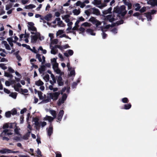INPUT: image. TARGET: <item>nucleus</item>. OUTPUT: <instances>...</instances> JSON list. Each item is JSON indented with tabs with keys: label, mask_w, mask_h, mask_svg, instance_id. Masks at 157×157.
Wrapping results in <instances>:
<instances>
[{
	"label": "nucleus",
	"mask_w": 157,
	"mask_h": 157,
	"mask_svg": "<svg viewBox=\"0 0 157 157\" xmlns=\"http://www.w3.org/2000/svg\"><path fill=\"white\" fill-rule=\"evenodd\" d=\"M31 34L33 35L31 36V42L34 43L36 42L37 40L39 39L40 40H42L44 39L43 37H41L40 33L38 32H31Z\"/></svg>",
	"instance_id": "obj_1"
},
{
	"label": "nucleus",
	"mask_w": 157,
	"mask_h": 157,
	"mask_svg": "<svg viewBox=\"0 0 157 157\" xmlns=\"http://www.w3.org/2000/svg\"><path fill=\"white\" fill-rule=\"evenodd\" d=\"M53 68L56 74L59 75L58 78H62L61 76L63 75L64 73L61 71L58 68V63H52Z\"/></svg>",
	"instance_id": "obj_2"
},
{
	"label": "nucleus",
	"mask_w": 157,
	"mask_h": 157,
	"mask_svg": "<svg viewBox=\"0 0 157 157\" xmlns=\"http://www.w3.org/2000/svg\"><path fill=\"white\" fill-rule=\"evenodd\" d=\"M116 12L118 14L121 15L122 16H124L127 12L125 10V6L123 5L120 7L117 8L116 10Z\"/></svg>",
	"instance_id": "obj_3"
},
{
	"label": "nucleus",
	"mask_w": 157,
	"mask_h": 157,
	"mask_svg": "<svg viewBox=\"0 0 157 157\" xmlns=\"http://www.w3.org/2000/svg\"><path fill=\"white\" fill-rule=\"evenodd\" d=\"M60 94V92L50 93L49 94L50 98L54 101H56L57 100Z\"/></svg>",
	"instance_id": "obj_4"
},
{
	"label": "nucleus",
	"mask_w": 157,
	"mask_h": 157,
	"mask_svg": "<svg viewBox=\"0 0 157 157\" xmlns=\"http://www.w3.org/2000/svg\"><path fill=\"white\" fill-rule=\"evenodd\" d=\"M28 28L29 30L32 32H37L36 28L34 26V24L32 22H29L28 23Z\"/></svg>",
	"instance_id": "obj_5"
},
{
	"label": "nucleus",
	"mask_w": 157,
	"mask_h": 157,
	"mask_svg": "<svg viewBox=\"0 0 157 157\" xmlns=\"http://www.w3.org/2000/svg\"><path fill=\"white\" fill-rule=\"evenodd\" d=\"M29 37V34H21L20 36V40H24L25 42L27 43L29 42L28 38Z\"/></svg>",
	"instance_id": "obj_6"
},
{
	"label": "nucleus",
	"mask_w": 157,
	"mask_h": 157,
	"mask_svg": "<svg viewBox=\"0 0 157 157\" xmlns=\"http://www.w3.org/2000/svg\"><path fill=\"white\" fill-rule=\"evenodd\" d=\"M52 15L51 13L48 14L44 16H43V18H40V20L45 19L47 21H51L52 17Z\"/></svg>",
	"instance_id": "obj_7"
},
{
	"label": "nucleus",
	"mask_w": 157,
	"mask_h": 157,
	"mask_svg": "<svg viewBox=\"0 0 157 157\" xmlns=\"http://www.w3.org/2000/svg\"><path fill=\"white\" fill-rule=\"evenodd\" d=\"M50 48L51 49L50 53L51 54L55 55L58 53V50L57 49V47H56V45L54 46H52L51 44H50Z\"/></svg>",
	"instance_id": "obj_8"
},
{
	"label": "nucleus",
	"mask_w": 157,
	"mask_h": 157,
	"mask_svg": "<svg viewBox=\"0 0 157 157\" xmlns=\"http://www.w3.org/2000/svg\"><path fill=\"white\" fill-rule=\"evenodd\" d=\"M62 18L63 20L66 22H68L69 21H72V18L70 15L66 14L62 16Z\"/></svg>",
	"instance_id": "obj_9"
},
{
	"label": "nucleus",
	"mask_w": 157,
	"mask_h": 157,
	"mask_svg": "<svg viewBox=\"0 0 157 157\" xmlns=\"http://www.w3.org/2000/svg\"><path fill=\"white\" fill-rule=\"evenodd\" d=\"M10 131V130H8L7 129H5L0 134V136L2 137L3 136H6L12 135L13 133L11 132H10L9 131Z\"/></svg>",
	"instance_id": "obj_10"
},
{
	"label": "nucleus",
	"mask_w": 157,
	"mask_h": 157,
	"mask_svg": "<svg viewBox=\"0 0 157 157\" xmlns=\"http://www.w3.org/2000/svg\"><path fill=\"white\" fill-rule=\"evenodd\" d=\"M64 113V111L63 110H60L57 115V122H60L61 121L63 115Z\"/></svg>",
	"instance_id": "obj_11"
},
{
	"label": "nucleus",
	"mask_w": 157,
	"mask_h": 157,
	"mask_svg": "<svg viewBox=\"0 0 157 157\" xmlns=\"http://www.w3.org/2000/svg\"><path fill=\"white\" fill-rule=\"evenodd\" d=\"M36 58H37L40 62H41L42 64L44 63L45 62V57L44 56H42V59L40 57V55L39 54H36Z\"/></svg>",
	"instance_id": "obj_12"
},
{
	"label": "nucleus",
	"mask_w": 157,
	"mask_h": 157,
	"mask_svg": "<svg viewBox=\"0 0 157 157\" xmlns=\"http://www.w3.org/2000/svg\"><path fill=\"white\" fill-rule=\"evenodd\" d=\"M104 20L106 21L112 22L114 20V18L111 15H108L106 16H104Z\"/></svg>",
	"instance_id": "obj_13"
},
{
	"label": "nucleus",
	"mask_w": 157,
	"mask_h": 157,
	"mask_svg": "<svg viewBox=\"0 0 157 157\" xmlns=\"http://www.w3.org/2000/svg\"><path fill=\"white\" fill-rule=\"evenodd\" d=\"M53 126L52 123H50L49 127L47 130L48 135L50 136L53 133Z\"/></svg>",
	"instance_id": "obj_14"
},
{
	"label": "nucleus",
	"mask_w": 157,
	"mask_h": 157,
	"mask_svg": "<svg viewBox=\"0 0 157 157\" xmlns=\"http://www.w3.org/2000/svg\"><path fill=\"white\" fill-rule=\"evenodd\" d=\"M9 81H6L5 82V85L7 86H10V85L16 83V80L13 79H9Z\"/></svg>",
	"instance_id": "obj_15"
},
{
	"label": "nucleus",
	"mask_w": 157,
	"mask_h": 157,
	"mask_svg": "<svg viewBox=\"0 0 157 157\" xmlns=\"http://www.w3.org/2000/svg\"><path fill=\"white\" fill-rule=\"evenodd\" d=\"M91 12L96 15H99L100 14V12L98 9L95 8H92L89 9Z\"/></svg>",
	"instance_id": "obj_16"
},
{
	"label": "nucleus",
	"mask_w": 157,
	"mask_h": 157,
	"mask_svg": "<svg viewBox=\"0 0 157 157\" xmlns=\"http://www.w3.org/2000/svg\"><path fill=\"white\" fill-rule=\"evenodd\" d=\"M73 51L72 50H68L64 53V55L66 57H68L69 56H71L73 54Z\"/></svg>",
	"instance_id": "obj_17"
},
{
	"label": "nucleus",
	"mask_w": 157,
	"mask_h": 157,
	"mask_svg": "<svg viewBox=\"0 0 157 157\" xmlns=\"http://www.w3.org/2000/svg\"><path fill=\"white\" fill-rule=\"evenodd\" d=\"M68 71H70L68 75L69 77H74L75 75L74 69L72 68L71 70H68Z\"/></svg>",
	"instance_id": "obj_18"
},
{
	"label": "nucleus",
	"mask_w": 157,
	"mask_h": 157,
	"mask_svg": "<svg viewBox=\"0 0 157 157\" xmlns=\"http://www.w3.org/2000/svg\"><path fill=\"white\" fill-rule=\"evenodd\" d=\"M86 33L89 35H90L92 36H95V33L94 32L93 30L90 29H86Z\"/></svg>",
	"instance_id": "obj_19"
},
{
	"label": "nucleus",
	"mask_w": 157,
	"mask_h": 157,
	"mask_svg": "<svg viewBox=\"0 0 157 157\" xmlns=\"http://www.w3.org/2000/svg\"><path fill=\"white\" fill-rule=\"evenodd\" d=\"M20 93L24 95L25 96L26 95H29L28 94H25V93H27L28 92V90L27 89H23L22 88L20 89Z\"/></svg>",
	"instance_id": "obj_20"
},
{
	"label": "nucleus",
	"mask_w": 157,
	"mask_h": 157,
	"mask_svg": "<svg viewBox=\"0 0 157 157\" xmlns=\"http://www.w3.org/2000/svg\"><path fill=\"white\" fill-rule=\"evenodd\" d=\"M147 4L152 6H155L157 4V0H151L147 2Z\"/></svg>",
	"instance_id": "obj_21"
},
{
	"label": "nucleus",
	"mask_w": 157,
	"mask_h": 157,
	"mask_svg": "<svg viewBox=\"0 0 157 157\" xmlns=\"http://www.w3.org/2000/svg\"><path fill=\"white\" fill-rule=\"evenodd\" d=\"M10 149L7 148H3L2 150H0V153L2 154H5L6 153H10Z\"/></svg>",
	"instance_id": "obj_22"
},
{
	"label": "nucleus",
	"mask_w": 157,
	"mask_h": 157,
	"mask_svg": "<svg viewBox=\"0 0 157 157\" xmlns=\"http://www.w3.org/2000/svg\"><path fill=\"white\" fill-rule=\"evenodd\" d=\"M132 106L131 104L129 103L128 104H125L124 105V107L122 108L121 109L128 110Z\"/></svg>",
	"instance_id": "obj_23"
},
{
	"label": "nucleus",
	"mask_w": 157,
	"mask_h": 157,
	"mask_svg": "<svg viewBox=\"0 0 157 157\" xmlns=\"http://www.w3.org/2000/svg\"><path fill=\"white\" fill-rule=\"evenodd\" d=\"M76 5L77 6H80L81 8H83L85 6L83 2H82L80 1H78L76 3Z\"/></svg>",
	"instance_id": "obj_24"
},
{
	"label": "nucleus",
	"mask_w": 157,
	"mask_h": 157,
	"mask_svg": "<svg viewBox=\"0 0 157 157\" xmlns=\"http://www.w3.org/2000/svg\"><path fill=\"white\" fill-rule=\"evenodd\" d=\"M54 119V118L52 117L47 115L45 117L44 120L45 121L48 120L50 123H52V122Z\"/></svg>",
	"instance_id": "obj_25"
},
{
	"label": "nucleus",
	"mask_w": 157,
	"mask_h": 157,
	"mask_svg": "<svg viewBox=\"0 0 157 157\" xmlns=\"http://www.w3.org/2000/svg\"><path fill=\"white\" fill-rule=\"evenodd\" d=\"M20 130V128H18V127L16 126V127H15V128L14 129V131L15 134L19 136H21V135L19 131Z\"/></svg>",
	"instance_id": "obj_26"
},
{
	"label": "nucleus",
	"mask_w": 157,
	"mask_h": 157,
	"mask_svg": "<svg viewBox=\"0 0 157 157\" xmlns=\"http://www.w3.org/2000/svg\"><path fill=\"white\" fill-rule=\"evenodd\" d=\"M2 43L4 44L5 46V47L6 48L7 50H10L11 48L10 47L9 45L7 43L6 41H3Z\"/></svg>",
	"instance_id": "obj_27"
},
{
	"label": "nucleus",
	"mask_w": 157,
	"mask_h": 157,
	"mask_svg": "<svg viewBox=\"0 0 157 157\" xmlns=\"http://www.w3.org/2000/svg\"><path fill=\"white\" fill-rule=\"evenodd\" d=\"M36 7V6L32 4H31L28 5H27L25 6V8L27 9H32L33 8H34Z\"/></svg>",
	"instance_id": "obj_28"
},
{
	"label": "nucleus",
	"mask_w": 157,
	"mask_h": 157,
	"mask_svg": "<svg viewBox=\"0 0 157 157\" xmlns=\"http://www.w3.org/2000/svg\"><path fill=\"white\" fill-rule=\"evenodd\" d=\"M46 69L45 66L42 65L40 67L39 69V70L40 73H42Z\"/></svg>",
	"instance_id": "obj_29"
},
{
	"label": "nucleus",
	"mask_w": 157,
	"mask_h": 157,
	"mask_svg": "<svg viewBox=\"0 0 157 157\" xmlns=\"http://www.w3.org/2000/svg\"><path fill=\"white\" fill-rule=\"evenodd\" d=\"M56 80H57L58 84L59 86H62L63 85L64 81H63V79H56Z\"/></svg>",
	"instance_id": "obj_30"
},
{
	"label": "nucleus",
	"mask_w": 157,
	"mask_h": 157,
	"mask_svg": "<svg viewBox=\"0 0 157 157\" xmlns=\"http://www.w3.org/2000/svg\"><path fill=\"white\" fill-rule=\"evenodd\" d=\"M35 84L36 85L39 86L43 85L44 84V83L39 79V80L35 82Z\"/></svg>",
	"instance_id": "obj_31"
},
{
	"label": "nucleus",
	"mask_w": 157,
	"mask_h": 157,
	"mask_svg": "<svg viewBox=\"0 0 157 157\" xmlns=\"http://www.w3.org/2000/svg\"><path fill=\"white\" fill-rule=\"evenodd\" d=\"M144 14L146 17L148 21H151V14L150 12L147 13H144Z\"/></svg>",
	"instance_id": "obj_32"
},
{
	"label": "nucleus",
	"mask_w": 157,
	"mask_h": 157,
	"mask_svg": "<svg viewBox=\"0 0 157 157\" xmlns=\"http://www.w3.org/2000/svg\"><path fill=\"white\" fill-rule=\"evenodd\" d=\"M80 82L79 79L76 82H74L72 85V88L73 89L76 88L78 84V83Z\"/></svg>",
	"instance_id": "obj_33"
},
{
	"label": "nucleus",
	"mask_w": 157,
	"mask_h": 157,
	"mask_svg": "<svg viewBox=\"0 0 157 157\" xmlns=\"http://www.w3.org/2000/svg\"><path fill=\"white\" fill-rule=\"evenodd\" d=\"M50 112L51 114L53 117V118H56V113L55 111L54 110H50Z\"/></svg>",
	"instance_id": "obj_34"
},
{
	"label": "nucleus",
	"mask_w": 157,
	"mask_h": 157,
	"mask_svg": "<svg viewBox=\"0 0 157 157\" xmlns=\"http://www.w3.org/2000/svg\"><path fill=\"white\" fill-rule=\"evenodd\" d=\"M36 152L38 156V157H44L42 154L39 148L37 149Z\"/></svg>",
	"instance_id": "obj_35"
},
{
	"label": "nucleus",
	"mask_w": 157,
	"mask_h": 157,
	"mask_svg": "<svg viewBox=\"0 0 157 157\" xmlns=\"http://www.w3.org/2000/svg\"><path fill=\"white\" fill-rule=\"evenodd\" d=\"M134 7L135 8V10L136 11H138L140 8V5L138 3L135 4L134 5Z\"/></svg>",
	"instance_id": "obj_36"
},
{
	"label": "nucleus",
	"mask_w": 157,
	"mask_h": 157,
	"mask_svg": "<svg viewBox=\"0 0 157 157\" xmlns=\"http://www.w3.org/2000/svg\"><path fill=\"white\" fill-rule=\"evenodd\" d=\"M91 25V24L87 22H85L82 23L81 25V26L84 27H90Z\"/></svg>",
	"instance_id": "obj_37"
},
{
	"label": "nucleus",
	"mask_w": 157,
	"mask_h": 157,
	"mask_svg": "<svg viewBox=\"0 0 157 157\" xmlns=\"http://www.w3.org/2000/svg\"><path fill=\"white\" fill-rule=\"evenodd\" d=\"M57 25L59 26L60 27H64L65 26V24L63 22V21H59V22H58Z\"/></svg>",
	"instance_id": "obj_38"
},
{
	"label": "nucleus",
	"mask_w": 157,
	"mask_h": 157,
	"mask_svg": "<svg viewBox=\"0 0 157 157\" xmlns=\"http://www.w3.org/2000/svg\"><path fill=\"white\" fill-rule=\"evenodd\" d=\"M64 101L63 99L60 98H59L58 101H57V105L59 106H60L62 104H63L64 103Z\"/></svg>",
	"instance_id": "obj_39"
},
{
	"label": "nucleus",
	"mask_w": 157,
	"mask_h": 157,
	"mask_svg": "<svg viewBox=\"0 0 157 157\" xmlns=\"http://www.w3.org/2000/svg\"><path fill=\"white\" fill-rule=\"evenodd\" d=\"M17 95V94L16 92L12 93L10 94L9 96L14 99H16Z\"/></svg>",
	"instance_id": "obj_40"
},
{
	"label": "nucleus",
	"mask_w": 157,
	"mask_h": 157,
	"mask_svg": "<svg viewBox=\"0 0 157 157\" xmlns=\"http://www.w3.org/2000/svg\"><path fill=\"white\" fill-rule=\"evenodd\" d=\"M38 50H40L42 51V53L44 54H46L47 53V51L45 49H44L41 46L39 47Z\"/></svg>",
	"instance_id": "obj_41"
},
{
	"label": "nucleus",
	"mask_w": 157,
	"mask_h": 157,
	"mask_svg": "<svg viewBox=\"0 0 157 157\" xmlns=\"http://www.w3.org/2000/svg\"><path fill=\"white\" fill-rule=\"evenodd\" d=\"M11 112L10 111H8L5 113V116L7 118L10 117L11 116Z\"/></svg>",
	"instance_id": "obj_42"
},
{
	"label": "nucleus",
	"mask_w": 157,
	"mask_h": 157,
	"mask_svg": "<svg viewBox=\"0 0 157 157\" xmlns=\"http://www.w3.org/2000/svg\"><path fill=\"white\" fill-rule=\"evenodd\" d=\"M99 5L98 7L100 8L101 9L103 7L106 6H107V3L104 2V3L102 4H101H101Z\"/></svg>",
	"instance_id": "obj_43"
},
{
	"label": "nucleus",
	"mask_w": 157,
	"mask_h": 157,
	"mask_svg": "<svg viewBox=\"0 0 157 157\" xmlns=\"http://www.w3.org/2000/svg\"><path fill=\"white\" fill-rule=\"evenodd\" d=\"M72 12L74 15H78L80 13V11L78 10L75 9L73 10Z\"/></svg>",
	"instance_id": "obj_44"
},
{
	"label": "nucleus",
	"mask_w": 157,
	"mask_h": 157,
	"mask_svg": "<svg viewBox=\"0 0 157 157\" xmlns=\"http://www.w3.org/2000/svg\"><path fill=\"white\" fill-rule=\"evenodd\" d=\"M97 20L94 17H92L89 19V21L92 22L94 24L95 23Z\"/></svg>",
	"instance_id": "obj_45"
},
{
	"label": "nucleus",
	"mask_w": 157,
	"mask_h": 157,
	"mask_svg": "<svg viewBox=\"0 0 157 157\" xmlns=\"http://www.w3.org/2000/svg\"><path fill=\"white\" fill-rule=\"evenodd\" d=\"M42 94L43 93L41 91H38V94L40 99L42 100L44 98L42 96Z\"/></svg>",
	"instance_id": "obj_46"
},
{
	"label": "nucleus",
	"mask_w": 157,
	"mask_h": 157,
	"mask_svg": "<svg viewBox=\"0 0 157 157\" xmlns=\"http://www.w3.org/2000/svg\"><path fill=\"white\" fill-rule=\"evenodd\" d=\"M122 101L124 103H128L129 101L128 99L127 98H124L122 99Z\"/></svg>",
	"instance_id": "obj_47"
},
{
	"label": "nucleus",
	"mask_w": 157,
	"mask_h": 157,
	"mask_svg": "<svg viewBox=\"0 0 157 157\" xmlns=\"http://www.w3.org/2000/svg\"><path fill=\"white\" fill-rule=\"evenodd\" d=\"M58 42V40L57 39H55L51 40L50 44H51L52 45V44H56Z\"/></svg>",
	"instance_id": "obj_48"
},
{
	"label": "nucleus",
	"mask_w": 157,
	"mask_h": 157,
	"mask_svg": "<svg viewBox=\"0 0 157 157\" xmlns=\"http://www.w3.org/2000/svg\"><path fill=\"white\" fill-rule=\"evenodd\" d=\"M41 20L42 21L44 24V26L46 27H47V26H46L45 25V24H47L48 25H49V26H50V24L49 23L48 21H47L45 19H44V20Z\"/></svg>",
	"instance_id": "obj_49"
},
{
	"label": "nucleus",
	"mask_w": 157,
	"mask_h": 157,
	"mask_svg": "<svg viewBox=\"0 0 157 157\" xmlns=\"http://www.w3.org/2000/svg\"><path fill=\"white\" fill-rule=\"evenodd\" d=\"M112 10L111 7L109 8L107 10L103 12L104 14H107L108 13H109L111 12V11Z\"/></svg>",
	"instance_id": "obj_50"
},
{
	"label": "nucleus",
	"mask_w": 157,
	"mask_h": 157,
	"mask_svg": "<svg viewBox=\"0 0 157 157\" xmlns=\"http://www.w3.org/2000/svg\"><path fill=\"white\" fill-rule=\"evenodd\" d=\"M11 114L13 115H16L17 113V110L15 108L13 109L11 111Z\"/></svg>",
	"instance_id": "obj_51"
},
{
	"label": "nucleus",
	"mask_w": 157,
	"mask_h": 157,
	"mask_svg": "<svg viewBox=\"0 0 157 157\" xmlns=\"http://www.w3.org/2000/svg\"><path fill=\"white\" fill-rule=\"evenodd\" d=\"M63 33V31L62 30H59L56 33V36H58Z\"/></svg>",
	"instance_id": "obj_52"
},
{
	"label": "nucleus",
	"mask_w": 157,
	"mask_h": 157,
	"mask_svg": "<svg viewBox=\"0 0 157 157\" xmlns=\"http://www.w3.org/2000/svg\"><path fill=\"white\" fill-rule=\"evenodd\" d=\"M85 29L82 27H81L79 29H78V30L80 32L79 33H84L85 31Z\"/></svg>",
	"instance_id": "obj_53"
},
{
	"label": "nucleus",
	"mask_w": 157,
	"mask_h": 157,
	"mask_svg": "<svg viewBox=\"0 0 157 157\" xmlns=\"http://www.w3.org/2000/svg\"><path fill=\"white\" fill-rule=\"evenodd\" d=\"M100 0H94V4L95 5H99L101 4Z\"/></svg>",
	"instance_id": "obj_54"
},
{
	"label": "nucleus",
	"mask_w": 157,
	"mask_h": 157,
	"mask_svg": "<svg viewBox=\"0 0 157 157\" xmlns=\"http://www.w3.org/2000/svg\"><path fill=\"white\" fill-rule=\"evenodd\" d=\"M17 126V124L15 123H10V125H9V128H13V126H14L15 127Z\"/></svg>",
	"instance_id": "obj_55"
},
{
	"label": "nucleus",
	"mask_w": 157,
	"mask_h": 157,
	"mask_svg": "<svg viewBox=\"0 0 157 157\" xmlns=\"http://www.w3.org/2000/svg\"><path fill=\"white\" fill-rule=\"evenodd\" d=\"M22 46L26 48L27 49H29L32 51V50L30 48V46L29 45H27L26 44H22Z\"/></svg>",
	"instance_id": "obj_56"
},
{
	"label": "nucleus",
	"mask_w": 157,
	"mask_h": 157,
	"mask_svg": "<svg viewBox=\"0 0 157 157\" xmlns=\"http://www.w3.org/2000/svg\"><path fill=\"white\" fill-rule=\"evenodd\" d=\"M4 75L7 77L8 78H11L12 77V76L11 75L6 72H5Z\"/></svg>",
	"instance_id": "obj_57"
},
{
	"label": "nucleus",
	"mask_w": 157,
	"mask_h": 157,
	"mask_svg": "<svg viewBox=\"0 0 157 157\" xmlns=\"http://www.w3.org/2000/svg\"><path fill=\"white\" fill-rule=\"evenodd\" d=\"M30 136L26 133L24 135L23 137V138L24 140H27L29 139V137Z\"/></svg>",
	"instance_id": "obj_58"
},
{
	"label": "nucleus",
	"mask_w": 157,
	"mask_h": 157,
	"mask_svg": "<svg viewBox=\"0 0 157 157\" xmlns=\"http://www.w3.org/2000/svg\"><path fill=\"white\" fill-rule=\"evenodd\" d=\"M56 155V157H62V155L59 151H56L55 152Z\"/></svg>",
	"instance_id": "obj_59"
},
{
	"label": "nucleus",
	"mask_w": 157,
	"mask_h": 157,
	"mask_svg": "<svg viewBox=\"0 0 157 157\" xmlns=\"http://www.w3.org/2000/svg\"><path fill=\"white\" fill-rule=\"evenodd\" d=\"M67 98V94L65 93L64 94L62 97L61 98L64 101H65Z\"/></svg>",
	"instance_id": "obj_60"
},
{
	"label": "nucleus",
	"mask_w": 157,
	"mask_h": 157,
	"mask_svg": "<svg viewBox=\"0 0 157 157\" xmlns=\"http://www.w3.org/2000/svg\"><path fill=\"white\" fill-rule=\"evenodd\" d=\"M13 139L15 141H20L21 140V138L19 136H14L13 138Z\"/></svg>",
	"instance_id": "obj_61"
},
{
	"label": "nucleus",
	"mask_w": 157,
	"mask_h": 157,
	"mask_svg": "<svg viewBox=\"0 0 157 157\" xmlns=\"http://www.w3.org/2000/svg\"><path fill=\"white\" fill-rule=\"evenodd\" d=\"M0 67L3 70H6L7 69V67L5 66V65L3 63L0 64Z\"/></svg>",
	"instance_id": "obj_62"
},
{
	"label": "nucleus",
	"mask_w": 157,
	"mask_h": 157,
	"mask_svg": "<svg viewBox=\"0 0 157 157\" xmlns=\"http://www.w3.org/2000/svg\"><path fill=\"white\" fill-rule=\"evenodd\" d=\"M50 99L49 98H48L46 99H43L42 101V102L43 103H48V102H49V101H50Z\"/></svg>",
	"instance_id": "obj_63"
},
{
	"label": "nucleus",
	"mask_w": 157,
	"mask_h": 157,
	"mask_svg": "<svg viewBox=\"0 0 157 157\" xmlns=\"http://www.w3.org/2000/svg\"><path fill=\"white\" fill-rule=\"evenodd\" d=\"M96 23L94 24H95L96 27H98L101 24V22L98 21L97 20L96 21Z\"/></svg>",
	"instance_id": "obj_64"
}]
</instances>
